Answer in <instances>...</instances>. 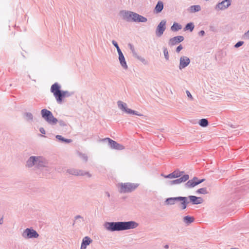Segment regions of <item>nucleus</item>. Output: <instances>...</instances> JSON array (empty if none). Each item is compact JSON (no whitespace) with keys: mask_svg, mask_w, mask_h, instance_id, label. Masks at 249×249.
I'll list each match as a JSON object with an SVG mask.
<instances>
[{"mask_svg":"<svg viewBox=\"0 0 249 249\" xmlns=\"http://www.w3.org/2000/svg\"><path fill=\"white\" fill-rule=\"evenodd\" d=\"M137 223L133 221L111 222L107 224V228L110 231H122L137 227Z\"/></svg>","mask_w":249,"mask_h":249,"instance_id":"nucleus-1","label":"nucleus"},{"mask_svg":"<svg viewBox=\"0 0 249 249\" xmlns=\"http://www.w3.org/2000/svg\"><path fill=\"white\" fill-rule=\"evenodd\" d=\"M51 91L53 93L57 102L59 104L62 102L64 98L70 96L68 91L61 90L60 86L56 83L51 86Z\"/></svg>","mask_w":249,"mask_h":249,"instance_id":"nucleus-2","label":"nucleus"},{"mask_svg":"<svg viewBox=\"0 0 249 249\" xmlns=\"http://www.w3.org/2000/svg\"><path fill=\"white\" fill-rule=\"evenodd\" d=\"M123 16L124 19L127 21L141 22H145L147 21L146 18L132 12H124Z\"/></svg>","mask_w":249,"mask_h":249,"instance_id":"nucleus-3","label":"nucleus"},{"mask_svg":"<svg viewBox=\"0 0 249 249\" xmlns=\"http://www.w3.org/2000/svg\"><path fill=\"white\" fill-rule=\"evenodd\" d=\"M138 184L130 182L119 183L117 186L119 188V191L121 193H129L135 190L138 187Z\"/></svg>","mask_w":249,"mask_h":249,"instance_id":"nucleus-4","label":"nucleus"},{"mask_svg":"<svg viewBox=\"0 0 249 249\" xmlns=\"http://www.w3.org/2000/svg\"><path fill=\"white\" fill-rule=\"evenodd\" d=\"M41 114L43 118H44L49 123L52 124H55L57 120L53 117L51 112L46 109L41 110Z\"/></svg>","mask_w":249,"mask_h":249,"instance_id":"nucleus-5","label":"nucleus"},{"mask_svg":"<svg viewBox=\"0 0 249 249\" xmlns=\"http://www.w3.org/2000/svg\"><path fill=\"white\" fill-rule=\"evenodd\" d=\"M43 163L45 164V160L41 157H31L27 162V165L28 167H31L35 164L38 165H43Z\"/></svg>","mask_w":249,"mask_h":249,"instance_id":"nucleus-6","label":"nucleus"},{"mask_svg":"<svg viewBox=\"0 0 249 249\" xmlns=\"http://www.w3.org/2000/svg\"><path fill=\"white\" fill-rule=\"evenodd\" d=\"M186 200L187 198L185 197H178L169 198L166 200V202L168 204H174L176 201L179 200L181 201V208L182 209H185L186 208Z\"/></svg>","mask_w":249,"mask_h":249,"instance_id":"nucleus-7","label":"nucleus"},{"mask_svg":"<svg viewBox=\"0 0 249 249\" xmlns=\"http://www.w3.org/2000/svg\"><path fill=\"white\" fill-rule=\"evenodd\" d=\"M118 106L123 111L126 112L128 114H136L137 115H140V114L137 113L135 112V111L128 108L127 107V105L125 103H124L121 101H118Z\"/></svg>","mask_w":249,"mask_h":249,"instance_id":"nucleus-8","label":"nucleus"},{"mask_svg":"<svg viewBox=\"0 0 249 249\" xmlns=\"http://www.w3.org/2000/svg\"><path fill=\"white\" fill-rule=\"evenodd\" d=\"M204 180L205 179L199 180L196 177H194L192 179L187 181L186 183V186L188 188H193L203 182Z\"/></svg>","mask_w":249,"mask_h":249,"instance_id":"nucleus-9","label":"nucleus"},{"mask_svg":"<svg viewBox=\"0 0 249 249\" xmlns=\"http://www.w3.org/2000/svg\"><path fill=\"white\" fill-rule=\"evenodd\" d=\"M165 25L166 21L164 20L161 21V22L158 25L156 31V35L158 36H160L163 34L166 28Z\"/></svg>","mask_w":249,"mask_h":249,"instance_id":"nucleus-10","label":"nucleus"},{"mask_svg":"<svg viewBox=\"0 0 249 249\" xmlns=\"http://www.w3.org/2000/svg\"><path fill=\"white\" fill-rule=\"evenodd\" d=\"M106 140L108 141L111 148L119 150H123L124 148V147L123 145L117 143L116 142L110 138H107Z\"/></svg>","mask_w":249,"mask_h":249,"instance_id":"nucleus-11","label":"nucleus"},{"mask_svg":"<svg viewBox=\"0 0 249 249\" xmlns=\"http://www.w3.org/2000/svg\"><path fill=\"white\" fill-rule=\"evenodd\" d=\"M24 234L26 237L29 238H37L38 236V234L36 231L29 229H26L24 232Z\"/></svg>","mask_w":249,"mask_h":249,"instance_id":"nucleus-12","label":"nucleus"},{"mask_svg":"<svg viewBox=\"0 0 249 249\" xmlns=\"http://www.w3.org/2000/svg\"><path fill=\"white\" fill-rule=\"evenodd\" d=\"M190 63V59L186 56L181 57L180 59L179 68L180 69L186 67Z\"/></svg>","mask_w":249,"mask_h":249,"instance_id":"nucleus-13","label":"nucleus"},{"mask_svg":"<svg viewBox=\"0 0 249 249\" xmlns=\"http://www.w3.org/2000/svg\"><path fill=\"white\" fill-rule=\"evenodd\" d=\"M230 5L231 2L230 0H224L221 3H218L217 7L220 10H222L227 8Z\"/></svg>","mask_w":249,"mask_h":249,"instance_id":"nucleus-14","label":"nucleus"},{"mask_svg":"<svg viewBox=\"0 0 249 249\" xmlns=\"http://www.w3.org/2000/svg\"><path fill=\"white\" fill-rule=\"evenodd\" d=\"M189 179V176L185 175L182 177L171 181V184H179L183 182H185Z\"/></svg>","mask_w":249,"mask_h":249,"instance_id":"nucleus-15","label":"nucleus"},{"mask_svg":"<svg viewBox=\"0 0 249 249\" xmlns=\"http://www.w3.org/2000/svg\"><path fill=\"white\" fill-rule=\"evenodd\" d=\"M92 242V240L88 236L85 237L82 241L80 249H86L87 246Z\"/></svg>","mask_w":249,"mask_h":249,"instance_id":"nucleus-16","label":"nucleus"},{"mask_svg":"<svg viewBox=\"0 0 249 249\" xmlns=\"http://www.w3.org/2000/svg\"><path fill=\"white\" fill-rule=\"evenodd\" d=\"M189 198L191 201L194 204H201L203 202V199L200 197H196L194 196H190Z\"/></svg>","mask_w":249,"mask_h":249,"instance_id":"nucleus-17","label":"nucleus"},{"mask_svg":"<svg viewBox=\"0 0 249 249\" xmlns=\"http://www.w3.org/2000/svg\"><path fill=\"white\" fill-rule=\"evenodd\" d=\"M184 37L182 36H175L170 40V44L171 45H174L182 41Z\"/></svg>","mask_w":249,"mask_h":249,"instance_id":"nucleus-18","label":"nucleus"},{"mask_svg":"<svg viewBox=\"0 0 249 249\" xmlns=\"http://www.w3.org/2000/svg\"><path fill=\"white\" fill-rule=\"evenodd\" d=\"M118 54H119V59L120 61V63H121V65L125 69H126L127 67V65H126V62L125 61V59L123 55V53H122V52H120L118 53Z\"/></svg>","mask_w":249,"mask_h":249,"instance_id":"nucleus-19","label":"nucleus"},{"mask_svg":"<svg viewBox=\"0 0 249 249\" xmlns=\"http://www.w3.org/2000/svg\"><path fill=\"white\" fill-rule=\"evenodd\" d=\"M181 176V174L180 172H174L171 174L168 175L167 176H164V178H178Z\"/></svg>","mask_w":249,"mask_h":249,"instance_id":"nucleus-20","label":"nucleus"},{"mask_svg":"<svg viewBox=\"0 0 249 249\" xmlns=\"http://www.w3.org/2000/svg\"><path fill=\"white\" fill-rule=\"evenodd\" d=\"M163 8V4L161 1H159L155 7V10L156 13L160 12Z\"/></svg>","mask_w":249,"mask_h":249,"instance_id":"nucleus-21","label":"nucleus"},{"mask_svg":"<svg viewBox=\"0 0 249 249\" xmlns=\"http://www.w3.org/2000/svg\"><path fill=\"white\" fill-rule=\"evenodd\" d=\"M71 174L76 176H84L87 175L89 177H90V175L88 172L83 173L81 171H78L75 170L72 171Z\"/></svg>","mask_w":249,"mask_h":249,"instance_id":"nucleus-22","label":"nucleus"},{"mask_svg":"<svg viewBox=\"0 0 249 249\" xmlns=\"http://www.w3.org/2000/svg\"><path fill=\"white\" fill-rule=\"evenodd\" d=\"M181 29V26L176 22H175L171 27V30L173 31H177Z\"/></svg>","mask_w":249,"mask_h":249,"instance_id":"nucleus-23","label":"nucleus"},{"mask_svg":"<svg viewBox=\"0 0 249 249\" xmlns=\"http://www.w3.org/2000/svg\"><path fill=\"white\" fill-rule=\"evenodd\" d=\"M199 124L202 127H206L208 124V122L206 119H202L199 121Z\"/></svg>","mask_w":249,"mask_h":249,"instance_id":"nucleus-24","label":"nucleus"},{"mask_svg":"<svg viewBox=\"0 0 249 249\" xmlns=\"http://www.w3.org/2000/svg\"><path fill=\"white\" fill-rule=\"evenodd\" d=\"M194 28V25L193 24V23H188L185 28H184V30L185 31H187V30H190L191 32H192L193 29Z\"/></svg>","mask_w":249,"mask_h":249,"instance_id":"nucleus-25","label":"nucleus"},{"mask_svg":"<svg viewBox=\"0 0 249 249\" xmlns=\"http://www.w3.org/2000/svg\"><path fill=\"white\" fill-rule=\"evenodd\" d=\"M200 6L199 5H194L190 7L191 12H197L200 10Z\"/></svg>","mask_w":249,"mask_h":249,"instance_id":"nucleus-26","label":"nucleus"},{"mask_svg":"<svg viewBox=\"0 0 249 249\" xmlns=\"http://www.w3.org/2000/svg\"><path fill=\"white\" fill-rule=\"evenodd\" d=\"M194 218L193 217L186 216L184 217V221L187 223H190L194 221Z\"/></svg>","mask_w":249,"mask_h":249,"instance_id":"nucleus-27","label":"nucleus"},{"mask_svg":"<svg viewBox=\"0 0 249 249\" xmlns=\"http://www.w3.org/2000/svg\"><path fill=\"white\" fill-rule=\"evenodd\" d=\"M196 193L198 194H206L208 193L207 189L206 188H202L198 189L196 191Z\"/></svg>","mask_w":249,"mask_h":249,"instance_id":"nucleus-28","label":"nucleus"},{"mask_svg":"<svg viewBox=\"0 0 249 249\" xmlns=\"http://www.w3.org/2000/svg\"><path fill=\"white\" fill-rule=\"evenodd\" d=\"M56 138L59 139V140H61L62 141H65L67 142H71V140H64L61 136L60 135H57L56 136Z\"/></svg>","mask_w":249,"mask_h":249,"instance_id":"nucleus-29","label":"nucleus"},{"mask_svg":"<svg viewBox=\"0 0 249 249\" xmlns=\"http://www.w3.org/2000/svg\"><path fill=\"white\" fill-rule=\"evenodd\" d=\"M112 43L116 47V49H117V52L118 53H119V52H121V50L120 49L119 47V46L118 45L117 43L116 42L114 41H112Z\"/></svg>","mask_w":249,"mask_h":249,"instance_id":"nucleus-30","label":"nucleus"},{"mask_svg":"<svg viewBox=\"0 0 249 249\" xmlns=\"http://www.w3.org/2000/svg\"><path fill=\"white\" fill-rule=\"evenodd\" d=\"M164 54L166 59H168V52L167 49L164 50Z\"/></svg>","mask_w":249,"mask_h":249,"instance_id":"nucleus-31","label":"nucleus"},{"mask_svg":"<svg viewBox=\"0 0 249 249\" xmlns=\"http://www.w3.org/2000/svg\"><path fill=\"white\" fill-rule=\"evenodd\" d=\"M243 44V42L242 41H239L238 42H237L235 45V47L236 48H238L241 46H242Z\"/></svg>","mask_w":249,"mask_h":249,"instance_id":"nucleus-32","label":"nucleus"},{"mask_svg":"<svg viewBox=\"0 0 249 249\" xmlns=\"http://www.w3.org/2000/svg\"><path fill=\"white\" fill-rule=\"evenodd\" d=\"M186 94L187 95V96L191 99V100H193V96H192L191 94L190 93V92L188 91V90H187L186 91Z\"/></svg>","mask_w":249,"mask_h":249,"instance_id":"nucleus-33","label":"nucleus"},{"mask_svg":"<svg viewBox=\"0 0 249 249\" xmlns=\"http://www.w3.org/2000/svg\"><path fill=\"white\" fill-rule=\"evenodd\" d=\"M182 48L183 47L181 45H179L176 49L177 52L179 53L182 49Z\"/></svg>","mask_w":249,"mask_h":249,"instance_id":"nucleus-34","label":"nucleus"},{"mask_svg":"<svg viewBox=\"0 0 249 249\" xmlns=\"http://www.w3.org/2000/svg\"><path fill=\"white\" fill-rule=\"evenodd\" d=\"M245 37L249 38V30L245 34Z\"/></svg>","mask_w":249,"mask_h":249,"instance_id":"nucleus-35","label":"nucleus"},{"mask_svg":"<svg viewBox=\"0 0 249 249\" xmlns=\"http://www.w3.org/2000/svg\"><path fill=\"white\" fill-rule=\"evenodd\" d=\"M26 115L29 119H32L33 116L31 113H27Z\"/></svg>","mask_w":249,"mask_h":249,"instance_id":"nucleus-36","label":"nucleus"},{"mask_svg":"<svg viewBox=\"0 0 249 249\" xmlns=\"http://www.w3.org/2000/svg\"><path fill=\"white\" fill-rule=\"evenodd\" d=\"M40 132H41V133H42V134H45V130L44 129V128H41L40 129Z\"/></svg>","mask_w":249,"mask_h":249,"instance_id":"nucleus-37","label":"nucleus"},{"mask_svg":"<svg viewBox=\"0 0 249 249\" xmlns=\"http://www.w3.org/2000/svg\"><path fill=\"white\" fill-rule=\"evenodd\" d=\"M205 34V32L204 31H201L200 32H199V34L201 35V36H203Z\"/></svg>","mask_w":249,"mask_h":249,"instance_id":"nucleus-38","label":"nucleus"},{"mask_svg":"<svg viewBox=\"0 0 249 249\" xmlns=\"http://www.w3.org/2000/svg\"><path fill=\"white\" fill-rule=\"evenodd\" d=\"M3 223V218H1L0 219V224H1Z\"/></svg>","mask_w":249,"mask_h":249,"instance_id":"nucleus-39","label":"nucleus"},{"mask_svg":"<svg viewBox=\"0 0 249 249\" xmlns=\"http://www.w3.org/2000/svg\"><path fill=\"white\" fill-rule=\"evenodd\" d=\"M165 248H166V249L168 248V245H166L165 246Z\"/></svg>","mask_w":249,"mask_h":249,"instance_id":"nucleus-40","label":"nucleus"}]
</instances>
